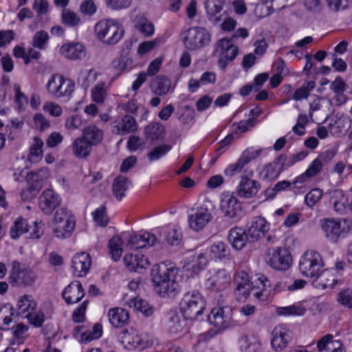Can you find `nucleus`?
<instances>
[{
  "label": "nucleus",
  "mask_w": 352,
  "mask_h": 352,
  "mask_svg": "<svg viewBox=\"0 0 352 352\" xmlns=\"http://www.w3.org/2000/svg\"><path fill=\"white\" fill-rule=\"evenodd\" d=\"M177 269L165 265H157L152 269V281L155 292L161 296L169 295L179 289L176 280Z\"/></svg>",
  "instance_id": "obj_1"
},
{
  "label": "nucleus",
  "mask_w": 352,
  "mask_h": 352,
  "mask_svg": "<svg viewBox=\"0 0 352 352\" xmlns=\"http://www.w3.org/2000/svg\"><path fill=\"white\" fill-rule=\"evenodd\" d=\"M206 307L204 297L198 292H187L183 296L180 305V312L185 320H195L204 314Z\"/></svg>",
  "instance_id": "obj_2"
},
{
  "label": "nucleus",
  "mask_w": 352,
  "mask_h": 352,
  "mask_svg": "<svg viewBox=\"0 0 352 352\" xmlns=\"http://www.w3.org/2000/svg\"><path fill=\"white\" fill-rule=\"evenodd\" d=\"M96 37L107 45H115L123 37L124 30L122 25L113 19H102L94 27Z\"/></svg>",
  "instance_id": "obj_3"
},
{
  "label": "nucleus",
  "mask_w": 352,
  "mask_h": 352,
  "mask_svg": "<svg viewBox=\"0 0 352 352\" xmlns=\"http://www.w3.org/2000/svg\"><path fill=\"white\" fill-rule=\"evenodd\" d=\"M53 232L57 238L70 236L76 226V218L72 210L66 207L59 208L52 221Z\"/></svg>",
  "instance_id": "obj_4"
},
{
  "label": "nucleus",
  "mask_w": 352,
  "mask_h": 352,
  "mask_svg": "<svg viewBox=\"0 0 352 352\" xmlns=\"http://www.w3.org/2000/svg\"><path fill=\"white\" fill-rule=\"evenodd\" d=\"M320 224L324 237L332 243H337L352 227L351 221L346 218H324Z\"/></svg>",
  "instance_id": "obj_5"
},
{
  "label": "nucleus",
  "mask_w": 352,
  "mask_h": 352,
  "mask_svg": "<svg viewBox=\"0 0 352 352\" xmlns=\"http://www.w3.org/2000/svg\"><path fill=\"white\" fill-rule=\"evenodd\" d=\"M325 264L324 260L318 252L307 250L300 257L298 270L300 274L312 280L322 272Z\"/></svg>",
  "instance_id": "obj_6"
},
{
  "label": "nucleus",
  "mask_w": 352,
  "mask_h": 352,
  "mask_svg": "<svg viewBox=\"0 0 352 352\" xmlns=\"http://www.w3.org/2000/svg\"><path fill=\"white\" fill-rule=\"evenodd\" d=\"M269 287L268 279L264 275H261L254 280V285L236 286L235 295L239 300H245L252 294L257 300L265 301L269 295Z\"/></svg>",
  "instance_id": "obj_7"
},
{
  "label": "nucleus",
  "mask_w": 352,
  "mask_h": 352,
  "mask_svg": "<svg viewBox=\"0 0 352 352\" xmlns=\"http://www.w3.org/2000/svg\"><path fill=\"white\" fill-rule=\"evenodd\" d=\"M214 205L212 201L206 199L203 204L188 215L189 228L195 231L204 228L213 218Z\"/></svg>",
  "instance_id": "obj_8"
},
{
  "label": "nucleus",
  "mask_w": 352,
  "mask_h": 352,
  "mask_svg": "<svg viewBox=\"0 0 352 352\" xmlns=\"http://www.w3.org/2000/svg\"><path fill=\"white\" fill-rule=\"evenodd\" d=\"M211 35L208 30L202 27H192L182 34L184 47L190 51L198 50L208 45Z\"/></svg>",
  "instance_id": "obj_9"
},
{
  "label": "nucleus",
  "mask_w": 352,
  "mask_h": 352,
  "mask_svg": "<svg viewBox=\"0 0 352 352\" xmlns=\"http://www.w3.org/2000/svg\"><path fill=\"white\" fill-rule=\"evenodd\" d=\"M45 87L49 94L60 98L69 96L74 91L75 84L71 79L54 74L49 78Z\"/></svg>",
  "instance_id": "obj_10"
},
{
  "label": "nucleus",
  "mask_w": 352,
  "mask_h": 352,
  "mask_svg": "<svg viewBox=\"0 0 352 352\" xmlns=\"http://www.w3.org/2000/svg\"><path fill=\"white\" fill-rule=\"evenodd\" d=\"M264 259L269 266L276 270H287L292 261L289 252L281 247L268 248L265 252Z\"/></svg>",
  "instance_id": "obj_11"
},
{
  "label": "nucleus",
  "mask_w": 352,
  "mask_h": 352,
  "mask_svg": "<svg viewBox=\"0 0 352 352\" xmlns=\"http://www.w3.org/2000/svg\"><path fill=\"white\" fill-rule=\"evenodd\" d=\"M36 275L29 268L16 261L12 263L10 271L9 282L12 286H28L32 285Z\"/></svg>",
  "instance_id": "obj_12"
},
{
  "label": "nucleus",
  "mask_w": 352,
  "mask_h": 352,
  "mask_svg": "<svg viewBox=\"0 0 352 352\" xmlns=\"http://www.w3.org/2000/svg\"><path fill=\"white\" fill-rule=\"evenodd\" d=\"M208 320L218 329H226L236 324L232 319V309L228 306L214 307L208 316Z\"/></svg>",
  "instance_id": "obj_13"
},
{
  "label": "nucleus",
  "mask_w": 352,
  "mask_h": 352,
  "mask_svg": "<svg viewBox=\"0 0 352 352\" xmlns=\"http://www.w3.org/2000/svg\"><path fill=\"white\" fill-rule=\"evenodd\" d=\"M239 49L228 38H221L216 45L215 55L219 57L218 66L225 69L229 61L233 60L238 55Z\"/></svg>",
  "instance_id": "obj_14"
},
{
  "label": "nucleus",
  "mask_w": 352,
  "mask_h": 352,
  "mask_svg": "<svg viewBox=\"0 0 352 352\" xmlns=\"http://www.w3.org/2000/svg\"><path fill=\"white\" fill-rule=\"evenodd\" d=\"M121 339L124 347L131 351H142L152 344L148 335L139 334L133 329L124 331Z\"/></svg>",
  "instance_id": "obj_15"
},
{
  "label": "nucleus",
  "mask_w": 352,
  "mask_h": 352,
  "mask_svg": "<svg viewBox=\"0 0 352 352\" xmlns=\"http://www.w3.org/2000/svg\"><path fill=\"white\" fill-rule=\"evenodd\" d=\"M292 340V331L285 324L276 326L271 333L270 344L275 351H282Z\"/></svg>",
  "instance_id": "obj_16"
},
{
  "label": "nucleus",
  "mask_w": 352,
  "mask_h": 352,
  "mask_svg": "<svg viewBox=\"0 0 352 352\" xmlns=\"http://www.w3.org/2000/svg\"><path fill=\"white\" fill-rule=\"evenodd\" d=\"M219 207L223 216L230 219L236 218L241 212V202L238 198L233 193L228 192L222 194Z\"/></svg>",
  "instance_id": "obj_17"
},
{
  "label": "nucleus",
  "mask_w": 352,
  "mask_h": 352,
  "mask_svg": "<svg viewBox=\"0 0 352 352\" xmlns=\"http://www.w3.org/2000/svg\"><path fill=\"white\" fill-rule=\"evenodd\" d=\"M230 274L225 269L213 270L209 272L206 279V286L215 291L228 288L231 283Z\"/></svg>",
  "instance_id": "obj_18"
},
{
  "label": "nucleus",
  "mask_w": 352,
  "mask_h": 352,
  "mask_svg": "<svg viewBox=\"0 0 352 352\" xmlns=\"http://www.w3.org/2000/svg\"><path fill=\"white\" fill-rule=\"evenodd\" d=\"M62 202L60 196L52 189H45L39 195L38 208L43 213L50 215Z\"/></svg>",
  "instance_id": "obj_19"
},
{
  "label": "nucleus",
  "mask_w": 352,
  "mask_h": 352,
  "mask_svg": "<svg viewBox=\"0 0 352 352\" xmlns=\"http://www.w3.org/2000/svg\"><path fill=\"white\" fill-rule=\"evenodd\" d=\"M260 188L261 184L258 181L248 175H242L236 188V193L241 198L251 199L258 193Z\"/></svg>",
  "instance_id": "obj_20"
},
{
  "label": "nucleus",
  "mask_w": 352,
  "mask_h": 352,
  "mask_svg": "<svg viewBox=\"0 0 352 352\" xmlns=\"http://www.w3.org/2000/svg\"><path fill=\"white\" fill-rule=\"evenodd\" d=\"M126 240L128 247L133 250H138L153 245L157 239L153 234L144 232L129 234Z\"/></svg>",
  "instance_id": "obj_21"
},
{
  "label": "nucleus",
  "mask_w": 352,
  "mask_h": 352,
  "mask_svg": "<svg viewBox=\"0 0 352 352\" xmlns=\"http://www.w3.org/2000/svg\"><path fill=\"white\" fill-rule=\"evenodd\" d=\"M271 224L263 217H255L251 221L248 229V234L250 242H256L263 238L270 230Z\"/></svg>",
  "instance_id": "obj_22"
},
{
  "label": "nucleus",
  "mask_w": 352,
  "mask_h": 352,
  "mask_svg": "<svg viewBox=\"0 0 352 352\" xmlns=\"http://www.w3.org/2000/svg\"><path fill=\"white\" fill-rule=\"evenodd\" d=\"M138 124L131 116L117 118L111 123V132L118 135H124L136 131Z\"/></svg>",
  "instance_id": "obj_23"
},
{
  "label": "nucleus",
  "mask_w": 352,
  "mask_h": 352,
  "mask_svg": "<svg viewBox=\"0 0 352 352\" xmlns=\"http://www.w3.org/2000/svg\"><path fill=\"white\" fill-rule=\"evenodd\" d=\"M338 281L336 270L326 269L324 267L322 272L319 273L312 281V285L318 289L333 288Z\"/></svg>",
  "instance_id": "obj_24"
},
{
  "label": "nucleus",
  "mask_w": 352,
  "mask_h": 352,
  "mask_svg": "<svg viewBox=\"0 0 352 352\" xmlns=\"http://www.w3.org/2000/svg\"><path fill=\"white\" fill-rule=\"evenodd\" d=\"M91 265L90 255L85 252L76 253L72 260V269L74 276L82 277L89 271Z\"/></svg>",
  "instance_id": "obj_25"
},
{
  "label": "nucleus",
  "mask_w": 352,
  "mask_h": 352,
  "mask_svg": "<svg viewBox=\"0 0 352 352\" xmlns=\"http://www.w3.org/2000/svg\"><path fill=\"white\" fill-rule=\"evenodd\" d=\"M60 54L67 59L78 60L83 59L87 54L85 46L79 42L63 44L60 48Z\"/></svg>",
  "instance_id": "obj_26"
},
{
  "label": "nucleus",
  "mask_w": 352,
  "mask_h": 352,
  "mask_svg": "<svg viewBox=\"0 0 352 352\" xmlns=\"http://www.w3.org/2000/svg\"><path fill=\"white\" fill-rule=\"evenodd\" d=\"M238 349L240 352H261L263 343L259 336L252 335H243L237 341Z\"/></svg>",
  "instance_id": "obj_27"
},
{
  "label": "nucleus",
  "mask_w": 352,
  "mask_h": 352,
  "mask_svg": "<svg viewBox=\"0 0 352 352\" xmlns=\"http://www.w3.org/2000/svg\"><path fill=\"white\" fill-rule=\"evenodd\" d=\"M108 320L114 328H122L129 322V314L124 308L116 307L107 311Z\"/></svg>",
  "instance_id": "obj_28"
},
{
  "label": "nucleus",
  "mask_w": 352,
  "mask_h": 352,
  "mask_svg": "<svg viewBox=\"0 0 352 352\" xmlns=\"http://www.w3.org/2000/svg\"><path fill=\"white\" fill-rule=\"evenodd\" d=\"M228 240L232 248L235 250H243L248 241H250L249 235L243 228L234 227L229 231Z\"/></svg>",
  "instance_id": "obj_29"
},
{
  "label": "nucleus",
  "mask_w": 352,
  "mask_h": 352,
  "mask_svg": "<svg viewBox=\"0 0 352 352\" xmlns=\"http://www.w3.org/2000/svg\"><path fill=\"white\" fill-rule=\"evenodd\" d=\"M85 296V290L81 283L73 281L67 285L63 292V297L67 304H75L79 302Z\"/></svg>",
  "instance_id": "obj_30"
},
{
  "label": "nucleus",
  "mask_w": 352,
  "mask_h": 352,
  "mask_svg": "<svg viewBox=\"0 0 352 352\" xmlns=\"http://www.w3.org/2000/svg\"><path fill=\"white\" fill-rule=\"evenodd\" d=\"M50 175L47 168H41L38 170L29 173L26 175V181L34 190L38 191L45 184Z\"/></svg>",
  "instance_id": "obj_31"
},
{
  "label": "nucleus",
  "mask_w": 352,
  "mask_h": 352,
  "mask_svg": "<svg viewBox=\"0 0 352 352\" xmlns=\"http://www.w3.org/2000/svg\"><path fill=\"white\" fill-rule=\"evenodd\" d=\"M318 352H346L342 342L332 335L323 336L317 343Z\"/></svg>",
  "instance_id": "obj_32"
},
{
  "label": "nucleus",
  "mask_w": 352,
  "mask_h": 352,
  "mask_svg": "<svg viewBox=\"0 0 352 352\" xmlns=\"http://www.w3.org/2000/svg\"><path fill=\"white\" fill-rule=\"evenodd\" d=\"M125 266L131 271L138 272L150 265L148 258L140 253L126 254L123 259Z\"/></svg>",
  "instance_id": "obj_33"
},
{
  "label": "nucleus",
  "mask_w": 352,
  "mask_h": 352,
  "mask_svg": "<svg viewBox=\"0 0 352 352\" xmlns=\"http://www.w3.org/2000/svg\"><path fill=\"white\" fill-rule=\"evenodd\" d=\"M160 240L166 241L169 245H177L179 243L182 239V232L180 228L176 226H168L160 229Z\"/></svg>",
  "instance_id": "obj_34"
},
{
  "label": "nucleus",
  "mask_w": 352,
  "mask_h": 352,
  "mask_svg": "<svg viewBox=\"0 0 352 352\" xmlns=\"http://www.w3.org/2000/svg\"><path fill=\"white\" fill-rule=\"evenodd\" d=\"M330 202L334 211L338 214H344L347 208L349 203L348 197L341 190H334L329 192Z\"/></svg>",
  "instance_id": "obj_35"
},
{
  "label": "nucleus",
  "mask_w": 352,
  "mask_h": 352,
  "mask_svg": "<svg viewBox=\"0 0 352 352\" xmlns=\"http://www.w3.org/2000/svg\"><path fill=\"white\" fill-rule=\"evenodd\" d=\"M16 308L18 314L25 317L36 309L37 303L32 296L24 294L18 298Z\"/></svg>",
  "instance_id": "obj_36"
},
{
  "label": "nucleus",
  "mask_w": 352,
  "mask_h": 352,
  "mask_svg": "<svg viewBox=\"0 0 352 352\" xmlns=\"http://www.w3.org/2000/svg\"><path fill=\"white\" fill-rule=\"evenodd\" d=\"M208 256L212 260L222 261L230 258V251L225 243L217 241L208 249Z\"/></svg>",
  "instance_id": "obj_37"
},
{
  "label": "nucleus",
  "mask_w": 352,
  "mask_h": 352,
  "mask_svg": "<svg viewBox=\"0 0 352 352\" xmlns=\"http://www.w3.org/2000/svg\"><path fill=\"white\" fill-rule=\"evenodd\" d=\"M165 134V127L159 122H151L144 129V135L145 138L151 141L163 140Z\"/></svg>",
  "instance_id": "obj_38"
},
{
  "label": "nucleus",
  "mask_w": 352,
  "mask_h": 352,
  "mask_svg": "<svg viewBox=\"0 0 352 352\" xmlns=\"http://www.w3.org/2000/svg\"><path fill=\"white\" fill-rule=\"evenodd\" d=\"M282 172L278 161L265 164L260 170L259 175L262 179L272 181L278 177Z\"/></svg>",
  "instance_id": "obj_39"
},
{
  "label": "nucleus",
  "mask_w": 352,
  "mask_h": 352,
  "mask_svg": "<svg viewBox=\"0 0 352 352\" xmlns=\"http://www.w3.org/2000/svg\"><path fill=\"white\" fill-rule=\"evenodd\" d=\"M82 137L91 146H96L103 139V131L95 125H89L82 131Z\"/></svg>",
  "instance_id": "obj_40"
},
{
  "label": "nucleus",
  "mask_w": 352,
  "mask_h": 352,
  "mask_svg": "<svg viewBox=\"0 0 352 352\" xmlns=\"http://www.w3.org/2000/svg\"><path fill=\"white\" fill-rule=\"evenodd\" d=\"M186 327L185 320L182 319L178 314L170 312L166 323V327L170 334L176 335L181 333Z\"/></svg>",
  "instance_id": "obj_41"
},
{
  "label": "nucleus",
  "mask_w": 352,
  "mask_h": 352,
  "mask_svg": "<svg viewBox=\"0 0 352 352\" xmlns=\"http://www.w3.org/2000/svg\"><path fill=\"white\" fill-rule=\"evenodd\" d=\"M270 150V148H260L256 146L248 147L242 152L240 157L245 164L248 165L250 162L256 160L259 157L266 156Z\"/></svg>",
  "instance_id": "obj_42"
},
{
  "label": "nucleus",
  "mask_w": 352,
  "mask_h": 352,
  "mask_svg": "<svg viewBox=\"0 0 352 352\" xmlns=\"http://www.w3.org/2000/svg\"><path fill=\"white\" fill-rule=\"evenodd\" d=\"M133 61L131 58L124 56H120L114 58L111 63L110 69L114 73L117 78L120 76L127 69L131 67Z\"/></svg>",
  "instance_id": "obj_43"
},
{
  "label": "nucleus",
  "mask_w": 352,
  "mask_h": 352,
  "mask_svg": "<svg viewBox=\"0 0 352 352\" xmlns=\"http://www.w3.org/2000/svg\"><path fill=\"white\" fill-rule=\"evenodd\" d=\"M43 141L38 137H34L33 142L30 147L28 160L30 162L36 163L39 162L43 157Z\"/></svg>",
  "instance_id": "obj_44"
},
{
  "label": "nucleus",
  "mask_w": 352,
  "mask_h": 352,
  "mask_svg": "<svg viewBox=\"0 0 352 352\" xmlns=\"http://www.w3.org/2000/svg\"><path fill=\"white\" fill-rule=\"evenodd\" d=\"M29 327L23 323H18L12 327V344H23L26 338L29 336Z\"/></svg>",
  "instance_id": "obj_45"
},
{
  "label": "nucleus",
  "mask_w": 352,
  "mask_h": 352,
  "mask_svg": "<svg viewBox=\"0 0 352 352\" xmlns=\"http://www.w3.org/2000/svg\"><path fill=\"white\" fill-rule=\"evenodd\" d=\"M91 145L82 136L77 138L72 145L74 153L78 157H86L89 155Z\"/></svg>",
  "instance_id": "obj_46"
},
{
  "label": "nucleus",
  "mask_w": 352,
  "mask_h": 352,
  "mask_svg": "<svg viewBox=\"0 0 352 352\" xmlns=\"http://www.w3.org/2000/svg\"><path fill=\"white\" fill-rule=\"evenodd\" d=\"M107 96V89L104 81L98 82L91 90V100L98 103H104Z\"/></svg>",
  "instance_id": "obj_47"
},
{
  "label": "nucleus",
  "mask_w": 352,
  "mask_h": 352,
  "mask_svg": "<svg viewBox=\"0 0 352 352\" xmlns=\"http://www.w3.org/2000/svg\"><path fill=\"white\" fill-rule=\"evenodd\" d=\"M306 309L300 303L291 306L280 307L276 309V314L281 316H302L305 314Z\"/></svg>",
  "instance_id": "obj_48"
},
{
  "label": "nucleus",
  "mask_w": 352,
  "mask_h": 352,
  "mask_svg": "<svg viewBox=\"0 0 352 352\" xmlns=\"http://www.w3.org/2000/svg\"><path fill=\"white\" fill-rule=\"evenodd\" d=\"M129 305L135 310L141 312L145 316H150L153 313V308L146 301L141 298H134L131 299L129 301Z\"/></svg>",
  "instance_id": "obj_49"
},
{
  "label": "nucleus",
  "mask_w": 352,
  "mask_h": 352,
  "mask_svg": "<svg viewBox=\"0 0 352 352\" xmlns=\"http://www.w3.org/2000/svg\"><path fill=\"white\" fill-rule=\"evenodd\" d=\"M129 185L130 183L125 177H118L115 179L112 186L113 194L118 199H121L124 196Z\"/></svg>",
  "instance_id": "obj_50"
},
{
  "label": "nucleus",
  "mask_w": 352,
  "mask_h": 352,
  "mask_svg": "<svg viewBox=\"0 0 352 352\" xmlns=\"http://www.w3.org/2000/svg\"><path fill=\"white\" fill-rule=\"evenodd\" d=\"M50 40L47 32L41 30L37 31L32 38V45L38 50H45L47 49Z\"/></svg>",
  "instance_id": "obj_51"
},
{
  "label": "nucleus",
  "mask_w": 352,
  "mask_h": 352,
  "mask_svg": "<svg viewBox=\"0 0 352 352\" xmlns=\"http://www.w3.org/2000/svg\"><path fill=\"white\" fill-rule=\"evenodd\" d=\"M123 241L120 236H115L109 241V252L111 258L117 261L122 254Z\"/></svg>",
  "instance_id": "obj_52"
},
{
  "label": "nucleus",
  "mask_w": 352,
  "mask_h": 352,
  "mask_svg": "<svg viewBox=\"0 0 352 352\" xmlns=\"http://www.w3.org/2000/svg\"><path fill=\"white\" fill-rule=\"evenodd\" d=\"M101 76L102 73L94 69H90L82 72L80 74L82 86L85 88H88L96 82Z\"/></svg>",
  "instance_id": "obj_53"
},
{
  "label": "nucleus",
  "mask_w": 352,
  "mask_h": 352,
  "mask_svg": "<svg viewBox=\"0 0 352 352\" xmlns=\"http://www.w3.org/2000/svg\"><path fill=\"white\" fill-rule=\"evenodd\" d=\"M29 230L27 221L21 218H18L10 228V235L12 239H17Z\"/></svg>",
  "instance_id": "obj_54"
},
{
  "label": "nucleus",
  "mask_w": 352,
  "mask_h": 352,
  "mask_svg": "<svg viewBox=\"0 0 352 352\" xmlns=\"http://www.w3.org/2000/svg\"><path fill=\"white\" fill-rule=\"evenodd\" d=\"M315 86L316 83L311 80L304 82L300 87L294 91L292 99L296 101L307 99Z\"/></svg>",
  "instance_id": "obj_55"
},
{
  "label": "nucleus",
  "mask_w": 352,
  "mask_h": 352,
  "mask_svg": "<svg viewBox=\"0 0 352 352\" xmlns=\"http://www.w3.org/2000/svg\"><path fill=\"white\" fill-rule=\"evenodd\" d=\"M164 42L165 41L162 37H156L151 41H143L138 45L137 53L139 56H144Z\"/></svg>",
  "instance_id": "obj_56"
},
{
  "label": "nucleus",
  "mask_w": 352,
  "mask_h": 352,
  "mask_svg": "<svg viewBox=\"0 0 352 352\" xmlns=\"http://www.w3.org/2000/svg\"><path fill=\"white\" fill-rule=\"evenodd\" d=\"M195 114L194 109L188 105L181 107L177 112V119L182 124L190 123L194 119Z\"/></svg>",
  "instance_id": "obj_57"
},
{
  "label": "nucleus",
  "mask_w": 352,
  "mask_h": 352,
  "mask_svg": "<svg viewBox=\"0 0 352 352\" xmlns=\"http://www.w3.org/2000/svg\"><path fill=\"white\" fill-rule=\"evenodd\" d=\"M135 27L146 36H152L155 32L154 25L144 17L138 19Z\"/></svg>",
  "instance_id": "obj_58"
},
{
  "label": "nucleus",
  "mask_w": 352,
  "mask_h": 352,
  "mask_svg": "<svg viewBox=\"0 0 352 352\" xmlns=\"http://www.w3.org/2000/svg\"><path fill=\"white\" fill-rule=\"evenodd\" d=\"M13 312L10 306L6 305L0 308V329H9V326L12 320Z\"/></svg>",
  "instance_id": "obj_59"
},
{
  "label": "nucleus",
  "mask_w": 352,
  "mask_h": 352,
  "mask_svg": "<svg viewBox=\"0 0 352 352\" xmlns=\"http://www.w3.org/2000/svg\"><path fill=\"white\" fill-rule=\"evenodd\" d=\"M223 5V0H206V10L210 20H212L222 10Z\"/></svg>",
  "instance_id": "obj_60"
},
{
  "label": "nucleus",
  "mask_w": 352,
  "mask_h": 352,
  "mask_svg": "<svg viewBox=\"0 0 352 352\" xmlns=\"http://www.w3.org/2000/svg\"><path fill=\"white\" fill-rule=\"evenodd\" d=\"M171 148L170 145L165 144L154 147L147 155L148 160L153 162L160 160L165 156L171 150Z\"/></svg>",
  "instance_id": "obj_61"
},
{
  "label": "nucleus",
  "mask_w": 352,
  "mask_h": 352,
  "mask_svg": "<svg viewBox=\"0 0 352 352\" xmlns=\"http://www.w3.org/2000/svg\"><path fill=\"white\" fill-rule=\"evenodd\" d=\"M245 166V163L239 157L235 162L229 164L224 169L223 173L227 177H232L241 173Z\"/></svg>",
  "instance_id": "obj_62"
},
{
  "label": "nucleus",
  "mask_w": 352,
  "mask_h": 352,
  "mask_svg": "<svg viewBox=\"0 0 352 352\" xmlns=\"http://www.w3.org/2000/svg\"><path fill=\"white\" fill-rule=\"evenodd\" d=\"M170 81L164 77L157 78L153 83L154 92L160 96L166 94L170 89Z\"/></svg>",
  "instance_id": "obj_63"
},
{
  "label": "nucleus",
  "mask_w": 352,
  "mask_h": 352,
  "mask_svg": "<svg viewBox=\"0 0 352 352\" xmlns=\"http://www.w3.org/2000/svg\"><path fill=\"white\" fill-rule=\"evenodd\" d=\"M24 318H27L28 322L35 328L41 327L45 321L43 312L37 309L35 311H32Z\"/></svg>",
  "instance_id": "obj_64"
}]
</instances>
